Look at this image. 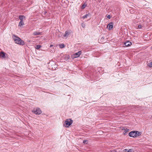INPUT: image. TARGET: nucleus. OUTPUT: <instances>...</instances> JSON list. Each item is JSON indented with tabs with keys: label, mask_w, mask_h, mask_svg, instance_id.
I'll return each mask as SVG.
<instances>
[{
	"label": "nucleus",
	"mask_w": 152,
	"mask_h": 152,
	"mask_svg": "<svg viewBox=\"0 0 152 152\" xmlns=\"http://www.w3.org/2000/svg\"><path fill=\"white\" fill-rule=\"evenodd\" d=\"M136 137L139 136L140 135L141 133H140L139 132L137 131H136Z\"/></svg>",
	"instance_id": "4468645a"
},
{
	"label": "nucleus",
	"mask_w": 152,
	"mask_h": 152,
	"mask_svg": "<svg viewBox=\"0 0 152 152\" xmlns=\"http://www.w3.org/2000/svg\"><path fill=\"white\" fill-rule=\"evenodd\" d=\"M83 142L84 143L87 144L88 143V140H85L83 141Z\"/></svg>",
	"instance_id": "a211bd4d"
},
{
	"label": "nucleus",
	"mask_w": 152,
	"mask_h": 152,
	"mask_svg": "<svg viewBox=\"0 0 152 152\" xmlns=\"http://www.w3.org/2000/svg\"><path fill=\"white\" fill-rule=\"evenodd\" d=\"M19 18L20 20V21H23L24 18H25V17L23 15H20L19 16Z\"/></svg>",
	"instance_id": "9d476101"
},
{
	"label": "nucleus",
	"mask_w": 152,
	"mask_h": 152,
	"mask_svg": "<svg viewBox=\"0 0 152 152\" xmlns=\"http://www.w3.org/2000/svg\"><path fill=\"white\" fill-rule=\"evenodd\" d=\"M129 135L130 137H136V132L135 131H134L130 132Z\"/></svg>",
	"instance_id": "20e7f679"
},
{
	"label": "nucleus",
	"mask_w": 152,
	"mask_h": 152,
	"mask_svg": "<svg viewBox=\"0 0 152 152\" xmlns=\"http://www.w3.org/2000/svg\"><path fill=\"white\" fill-rule=\"evenodd\" d=\"M109 152H116V151L114 150H112L111 151H110Z\"/></svg>",
	"instance_id": "5701e85b"
},
{
	"label": "nucleus",
	"mask_w": 152,
	"mask_h": 152,
	"mask_svg": "<svg viewBox=\"0 0 152 152\" xmlns=\"http://www.w3.org/2000/svg\"><path fill=\"white\" fill-rule=\"evenodd\" d=\"M123 152H128V150L127 149H125L123 150Z\"/></svg>",
	"instance_id": "aec40b11"
},
{
	"label": "nucleus",
	"mask_w": 152,
	"mask_h": 152,
	"mask_svg": "<svg viewBox=\"0 0 152 152\" xmlns=\"http://www.w3.org/2000/svg\"><path fill=\"white\" fill-rule=\"evenodd\" d=\"M23 25H24V23L23 21H20L19 23L18 26H21Z\"/></svg>",
	"instance_id": "9b49d317"
},
{
	"label": "nucleus",
	"mask_w": 152,
	"mask_h": 152,
	"mask_svg": "<svg viewBox=\"0 0 152 152\" xmlns=\"http://www.w3.org/2000/svg\"><path fill=\"white\" fill-rule=\"evenodd\" d=\"M104 39V37H102L101 39V40H100V41H101V40H103Z\"/></svg>",
	"instance_id": "a878e982"
},
{
	"label": "nucleus",
	"mask_w": 152,
	"mask_h": 152,
	"mask_svg": "<svg viewBox=\"0 0 152 152\" xmlns=\"http://www.w3.org/2000/svg\"><path fill=\"white\" fill-rule=\"evenodd\" d=\"M128 152H133V150L132 149H129L128 150Z\"/></svg>",
	"instance_id": "6ab92c4d"
},
{
	"label": "nucleus",
	"mask_w": 152,
	"mask_h": 152,
	"mask_svg": "<svg viewBox=\"0 0 152 152\" xmlns=\"http://www.w3.org/2000/svg\"><path fill=\"white\" fill-rule=\"evenodd\" d=\"M60 47L61 48H62L65 47V45L64 44H62L59 45Z\"/></svg>",
	"instance_id": "dca6fc26"
},
{
	"label": "nucleus",
	"mask_w": 152,
	"mask_h": 152,
	"mask_svg": "<svg viewBox=\"0 0 152 152\" xmlns=\"http://www.w3.org/2000/svg\"><path fill=\"white\" fill-rule=\"evenodd\" d=\"M151 49H152V47H151Z\"/></svg>",
	"instance_id": "cd10ccee"
},
{
	"label": "nucleus",
	"mask_w": 152,
	"mask_h": 152,
	"mask_svg": "<svg viewBox=\"0 0 152 152\" xmlns=\"http://www.w3.org/2000/svg\"><path fill=\"white\" fill-rule=\"evenodd\" d=\"M125 133H126L129 131V130L127 128H126V129H125Z\"/></svg>",
	"instance_id": "4be33fe9"
},
{
	"label": "nucleus",
	"mask_w": 152,
	"mask_h": 152,
	"mask_svg": "<svg viewBox=\"0 0 152 152\" xmlns=\"http://www.w3.org/2000/svg\"><path fill=\"white\" fill-rule=\"evenodd\" d=\"M138 28L140 29L141 28H142V26L141 25H138Z\"/></svg>",
	"instance_id": "412c9836"
},
{
	"label": "nucleus",
	"mask_w": 152,
	"mask_h": 152,
	"mask_svg": "<svg viewBox=\"0 0 152 152\" xmlns=\"http://www.w3.org/2000/svg\"><path fill=\"white\" fill-rule=\"evenodd\" d=\"M73 122V121L71 119H67L64 122V125L65 127H68L70 126Z\"/></svg>",
	"instance_id": "f03ea898"
},
{
	"label": "nucleus",
	"mask_w": 152,
	"mask_h": 152,
	"mask_svg": "<svg viewBox=\"0 0 152 152\" xmlns=\"http://www.w3.org/2000/svg\"><path fill=\"white\" fill-rule=\"evenodd\" d=\"M70 33V32L68 31H67L65 32V34L64 35V37H66L68 36Z\"/></svg>",
	"instance_id": "1a4fd4ad"
},
{
	"label": "nucleus",
	"mask_w": 152,
	"mask_h": 152,
	"mask_svg": "<svg viewBox=\"0 0 152 152\" xmlns=\"http://www.w3.org/2000/svg\"><path fill=\"white\" fill-rule=\"evenodd\" d=\"M85 7V5L84 4H83L82 6V8H84Z\"/></svg>",
	"instance_id": "b1692460"
},
{
	"label": "nucleus",
	"mask_w": 152,
	"mask_h": 152,
	"mask_svg": "<svg viewBox=\"0 0 152 152\" xmlns=\"http://www.w3.org/2000/svg\"><path fill=\"white\" fill-rule=\"evenodd\" d=\"M0 57L2 59L5 58V54L3 52H1L0 53Z\"/></svg>",
	"instance_id": "39448f33"
},
{
	"label": "nucleus",
	"mask_w": 152,
	"mask_h": 152,
	"mask_svg": "<svg viewBox=\"0 0 152 152\" xmlns=\"http://www.w3.org/2000/svg\"><path fill=\"white\" fill-rule=\"evenodd\" d=\"M53 46V45H50V47H52Z\"/></svg>",
	"instance_id": "bb28decb"
},
{
	"label": "nucleus",
	"mask_w": 152,
	"mask_h": 152,
	"mask_svg": "<svg viewBox=\"0 0 152 152\" xmlns=\"http://www.w3.org/2000/svg\"><path fill=\"white\" fill-rule=\"evenodd\" d=\"M89 15H90V14L89 13L85 15L84 16H83V19H85V18H87L88 17V16Z\"/></svg>",
	"instance_id": "ddd939ff"
},
{
	"label": "nucleus",
	"mask_w": 152,
	"mask_h": 152,
	"mask_svg": "<svg viewBox=\"0 0 152 152\" xmlns=\"http://www.w3.org/2000/svg\"><path fill=\"white\" fill-rule=\"evenodd\" d=\"M41 34V33L39 32L34 31L33 33V34L34 35H40Z\"/></svg>",
	"instance_id": "f8f14e48"
},
{
	"label": "nucleus",
	"mask_w": 152,
	"mask_h": 152,
	"mask_svg": "<svg viewBox=\"0 0 152 152\" xmlns=\"http://www.w3.org/2000/svg\"><path fill=\"white\" fill-rule=\"evenodd\" d=\"M41 47V46L39 45H37L36 47H35V48L37 49H39Z\"/></svg>",
	"instance_id": "2eb2a0df"
},
{
	"label": "nucleus",
	"mask_w": 152,
	"mask_h": 152,
	"mask_svg": "<svg viewBox=\"0 0 152 152\" xmlns=\"http://www.w3.org/2000/svg\"><path fill=\"white\" fill-rule=\"evenodd\" d=\"M81 54V51H79L78 52L75 54V58H77L79 57Z\"/></svg>",
	"instance_id": "0eeeda50"
},
{
	"label": "nucleus",
	"mask_w": 152,
	"mask_h": 152,
	"mask_svg": "<svg viewBox=\"0 0 152 152\" xmlns=\"http://www.w3.org/2000/svg\"><path fill=\"white\" fill-rule=\"evenodd\" d=\"M32 112L36 115H39L40 114L42 111L39 108H37L36 109H34L32 111Z\"/></svg>",
	"instance_id": "7ed1b4c3"
},
{
	"label": "nucleus",
	"mask_w": 152,
	"mask_h": 152,
	"mask_svg": "<svg viewBox=\"0 0 152 152\" xmlns=\"http://www.w3.org/2000/svg\"><path fill=\"white\" fill-rule=\"evenodd\" d=\"M12 38L16 43L21 45H24V41L19 37L13 35L12 36Z\"/></svg>",
	"instance_id": "f257e3e1"
},
{
	"label": "nucleus",
	"mask_w": 152,
	"mask_h": 152,
	"mask_svg": "<svg viewBox=\"0 0 152 152\" xmlns=\"http://www.w3.org/2000/svg\"><path fill=\"white\" fill-rule=\"evenodd\" d=\"M107 18H109V19H110V15H108L107 16Z\"/></svg>",
	"instance_id": "393cba45"
},
{
	"label": "nucleus",
	"mask_w": 152,
	"mask_h": 152,
	"mask_svg": "<svg viewBox=\"0 0 152 152\" xmlns=\"http://www.w3.org/2000/svg\"><path fill=\"white\" fill-rule=\"evenodd\" d=\"M132 44V43L131 42L129 41H127L124 43V45H125L126 46H129Z\"/></svg>",
	"instance_id": "6e6552de"
},
{
	"label": "nucleus",
	"mask_w": 152,
	"mask_h": 152,
	"mask_svg": "<svg viewBox=\"0 0 152 152\" xmlns=\"http://www.w3.org/2000/svg\"><path fill=\"white\" fill-rule=\"evenodd\" d=\"M148 65L150 67H152V62H151L150 63H149L148 64Z\"/></svg>",
	"instance_id": "f3484780"
},
{
	"label": "nucleus",
	"mask_w": 152,
	"mask_h": 152,
	"mask_svg": "<svg viewBox=\"0 0 152 152\" xmlns=\"http://www.w3.org/2000/svg\"><path fill=\"white\" fill-rule=\"evenodd\" d=\"M113 23L112 22L110 23L107 25L108 28L109 30H111L113 27Z\"/></svg>",
	"instance_id": "423d86ee"
}]
</instances>
